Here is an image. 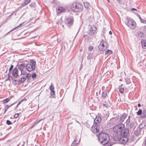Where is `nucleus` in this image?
<instances>
[{
  "mask_svg": "<svg viewBox=\"0 0 146 146\" xmlns=\"http://www.w3.org/2000/svg\"><path fill=\"white\" fill-rule=\"evenodd\" d=\"M10 73L9 72V73L8 74H7V76H8V77H9L10 78Z\"/></svg>",
  "mask_w": 146,
  "mask_h": 146,
  "instance_id": "54",
  "label": "nucleus"
},
{
  "mask_svg": "<svg viewBox=\"0 0 146 146\" xmlns=\"http://www.w3.org/2000/svg\"><path fill=\"white\" fill-rule=\"evenodd\" d=\"M142 111L141 109H139L138 111L137 112V115H140L142 114Z\"/></svg>",
  "mask_w": 146,
  "mask_h": 146,
  "instance_id": "33",
  "label": "nucleus"
},
{
  "mask_svg": "<svg viewBox=\"0 0 146 146\" xmlns=\"http://www.w3.org/2000/svg\"><path fill=\"white\" fill-rule=\"evenodd\" d=\"M112 52L111 50H108L106 51L105 54L106 55H109L110 54H112Z\"/></svg>",
  "mask_w": 146,
  "mask_h": 146,
  "instance_id": "28",
  "label": "nucleus"
},
{
  "mask_svg": "<svg viewBox=\"0 0 146 146\" xmlns=\"http://www.w3.org/2000/svg\"><path fill=\"white\" fill-rule=\"evenodd\" d=\"M124 89L123 88H119V92L121 93H122L124 92Z\"/></svg>",
  "mask_w": 146,
  "mask_h": 146,
  "instance_id": "38",
  "label": "nucleus"
},
{
  "mask_svg": "<svg viewBox=\"0 0 146 146\" xmlns=\"http://www.w3.org/2000/svg\"><path fill=\"white\" fill-rule=\"evenodd\" d=\"M24 24V23H21V24H20V25H18V26H17V27H15V28H13V29H12L10 31H9V32H8L7 33V34H8L10 32L15 30H16V29H17L18 28H19L21 27H22V26H23V25Z\"/></svg>",
  "mask_w": 146,
  "mask_h": 146,
  "instance_id": "19",
  "label": "nucleus"
},
{
  "mask_svg": "<svg viewBox=\"0 0 146 146\" xmlns=\"http://www.w3.org/2000/svg\"><path fill=\"white\" fill-rule=\"evenodd\" d=\"M30 63H31L30 64H31L32 65L35 66L36 62L35 60H30Z\"/></svg>",
  "mask_w": 146,
  "mask_h": 146,
  "instance_id": "29",
  "label": "nucleus"
},
{
  "mask_svg": "<svg viewBox=\"0 0 146 146\" xmlns=\"http://www.w3.org/2000/svg\"><path fill=\"white\" fill-rule=\"evenodd\" d=\"M108 45L107 43L105 41L102 40L100 43L99 46V49L101 51L105 50L108 48Z\"/></svg>",
  "mask_w": 146,
  "mask_h": 146,
  "instance_id": "4",
  "label": "nucleus"
},
{
  "mask_svg": "<svg viewBox=\"0 0 146 146\" xmlns=\"http://www.w3.org/2000/svg\"><path fill=\"white\" fill-rule=\"evenodd\" d=\"M31 77V74H27L26 78H27L28 79H29Z\"/></svg>",
  "mask_w": 146,
  "mask_h": 146,
  "instance_id": "45",
  "label": "nucleus"
},
{
  "mask_svg": "<svg viewBox=\"0 0 146 146\" xmlns=\"http://www.w3.org/2000/svg\"><path fill=\"white\" fill-rule=\"evenodd\" d=\"M63 21H62L61 19H59L57 23V24H58L61 25Z\"/></svg>",
  "mask_w": 146,
  "mask_h": 146,
  "instance_id": "37",
  "label": "nucleus"
},
{
  "mask_svg": "<svg viewBox=\"0 0 146 146\" xmlns=\"http://www.w3.org/2000/svg\"><path fill=\"white\" fill-rule=\"evenodd\" d=\"M14 81H15V82H17V80H14Z\"/></svg>",
  "mask_w": 146,
  "mask_h": 146,
  "instance_id": "59",
  "label": "nucleus"
},
{
  "mask_svg": "<svg viewBox=\"0 0 146 146\" xmlns=\"http://www.w3.org/2000/svg\"><path fill=\"white\" fill-rule=\"evenodd\" d=\"M121 86H122V84H121Z\"/></svg>",
  "mask_w": 146,
  "mask_h": 146,
  "instance_id": "63",
  "label": "nucleus"
},
{
  "mask_svg": "<svg viewBox=\"0 0 146 146\" xmlns=\"http://www.w3.org/2000/svg\"><path fill=\"white\" fill-rule=\"evenodd\" d=\"M12 76L14 78H17L18 76V70L17 68H15L13 70Z\"/></svg>",
  "mask_w": 146,
  "mask_h": 146,
  "instance_id": "12",
  "label": "nucleus"
},
{
  "mask_svg": "<svg viewBox=\"0 0 146 146\" xmlns=\"http://www.w3.org/2000/svg\"><path fill=\"white\" fill-rule=\"evenodd\" d=\"M50 91H52L54 90V85L52 83L51 84L50 86Z\"/></svg>",
  "mask_w": 146,
  "mask_h": 146,
  "instance_id": "35",
  "label": "nucleus"
},
{
  "mask_svg": "<svg viewBox=\"0 0 146 146\" xmlns=\"http://www.w3.org/2000/svg\"><path fill=\"white\" fill-rule=\"evenodd\" d=\"M7 69H6V72H7Z\"/></svg>",
  "mask_w": 146,
  "mask_h": 146,
  "instance_id": "61",
  "label": "nucleus"
},
{
  "mask_svg": "<svg viewBox=\"0 0 146 146\" xmlns=\"http://www.w3.org/2000/svg\"><path fill=\"white\" fill-rule=\"evenodd\" d=\"M13 67H14V66L13 65H11V66L9 69V72H10L12 70V69H13Z\"/></svg>",
  "mask_w": 146,
  "mask_h": 146,
  "instance_id": "41",
  "label": "nucleus"
},
{
  "mask_svg": "<svg viewBox=\"0 0 146 146\" xmlns=\"http://www.w3.org/2000/svg\"><path fill=\"white\" fill-rule=\"evenodd\" d=\"M35 5V4L34 3H32L30 4L29 6L31 8L34 7Z\"/></svg>",
  "mask_w": 146,
  "mask_h": 146,
  "instance_id": "39",
  "label": "nucleus"
},
{
  "mask_svg": "<svg viewBox=\"0 0 146 146\" xmlns=\"http://www.w3.org/2000/svg\"><path fill=\"white\" fill-rule=\"evenodd\" d=\"M10 100V98H8L4 100L3 101V104H5L8 102Z\"/></svg>",
  "mask_w": 146,
  "mask_h": 146,
  "instance_id": "30",
  "label": "nucleus"
},
{
  "mask_svg": "<svg viewBox=\"0 0 146 146\" xmlns=\"http://www.w3.org/2000/svg\"><path fill=\"white\" fill-rule=\"evenodd\" d=\"M107 96V92L105 90L102 92V97L103 99L106 98Z\"/></svg>",
  "mask_w": 146,
  "mask_h": 146,
  "instance_id": "21",
  "label": "nucleus"
},
{
  "mask_svg": "<svg viewBox=\"0 0 146 146\" xmlns=\"http://www.w3.org/2000/svg\"><path fill=\"white\" fill-rule=\"evenodd\" d=\"M21 71V74L22 75H25L26 74V73L24 71H23V70H22V71Z\"/></svg>",
  "mask_w": 146,
  "mask_h": 146,
  "instance_id": "49",
  "label": "nucleus"
},
{
  "mask_svg": "<svg viewBox=\"0 0 146 146\" xmlns=\"http://www.w3.org/2000/svg\"><path fill=\"white\" fill-rule=\"evenodd\" d=\"M66 9L62 7H59L57 9V12L58 13H61L63 12H65Z\"/></svg>",
  "mask_w": 146,
  "mask_h": 146,
  "instance_id": "17",
  "label": "nucleus"
},
{
  "mask_svg": "<svg viewBox=\"0 0 146 146\" xmlns=\"http://www.w3.org/2000/svg\"><path fill=\"white\" fill-rule=\"evenodd\" d=\"M137 35L138 37H141L143 36V33L142 32L139 31L137 32Z\"/></svg>",
  "mask_w": 146,
  "mask_h": 146,
  "instance_id": "27",
  "label": "nucleus"
},
{
  "mask_svg": "<svg viewBox=\"0 0 146 146\" xmlns=\"http://www.w3.org/2000/svg\"><path fill=\"white\" fill-rule=\"evenodd\" d=\"M96 30V27L94 25H92L90 27L89 32V34L90 35H94Z\"/></svg>",
  "mask_w": 146,
  "mask_h": 146,
  "instance_id": "11",
  "label": "nucleus"
},
{
  "mask_svg": "<svg viewBox=\"0 0 146 146\" xmlns=\"http://www.w3.org/2000/svg\"><path fill=\"white\" fill-rule=\"evenodd\" d=\"M129 133V130L127 128L122 129L120 132V134L122 137H128Z\"/></svg>",
  "mask_w": 146,
  "mask_h": 146,
  "instance_id": "7",
  "label": "nucleus"
},
{
  "mask_svg": "<svg viewBox=\"0 0 146 146\" xmlns=\"http://www.w3.org/2000/svg\"><path fill=\"white\" fill-rule=\"evenodd\" d=\"M121 135L120 134L118 133H114L113 134V138L115 141L119 142L121 138Z\"/></svg>",
  "mask_w": 146,
  "mask_h": 146,
  "instance_id": "8",
  "label": "nucleus"
},
{
  "mask_svg": "<svg viewBox=\"0 0 146 146\" xmlns=\"http://www.w3.org/2000/svg\"><path fill=\"white\" fill-rule=\"evenodd\" d=\"M36 76V74L35 73H33L32 74V77L33 79L35 78Z\"/></svg>",
  "mask_w": 146,
  "mask_h": 146,
  "instance_id": "36",
  "label": "nucleus"
},
{
  "mask_svg": "<svg viewBox=\"0 0 146 146\" xmlns=\"http://www.w3.org/2000/svg\"><path fill=\"white\" fill-rule=\"evenodd\" d=\"M101 120V117L99 116H97L94 120V124H96L97 126H100V122Z\"/></svg>",
  "mask_w": 146,
  "mask_h": 146,
  "instance_id": "13",
  "label": "nucleus"
},
{
  "mask_svg": "<svg viewBox=\"0 0 146 146\" xmlns=\"http://www.w3.org/2000/svg\"><path fill=\"white\" fill-rule=\"evenodd\" d=\"M129 139L127 137H122L121 138L119 141V143L125 146L127 145V143L129 142Z\"/></svg>",
  "mask_w": 146,
  "mask_h": 146,
  "instance_id": "6",
  "label": "nucleus"
},
{
  "mask_svg": "<svg viewBox=\"0 0 146 146\" xmlns=\"http://www.w3.org/2000/svg\"><path fill=\"white\" fill-rule=\"evenodd\" d=\"M94 48V47L93 46H91L88 47V50L89 51H92Z\"/></svg>",
  "mask_w": 146,
  "mask_h": 146,
  "instance_id": "43",
  "label": "nucleus"
},
{
  "mask_svg": "<svg viewBox=\"0 0 146 146\" xmlns=\"http://www.w3.org/2000/svg\"><path fill=\"white\" fill-rule=\"evenodd\" d=\"M51 95L52 96L54 95L55 94V92L54 90L52 91H51Z\"/></svg>",
  "mask_w": 146,
  "mask_h": 146,
  "instance_id": "44",
  "label": "nucleus"
},
{
  "mask_svg": "<svg viewBox=\"0 0 146 146\" xmlns=\"http://www.w3.org/2000/svg\"><path fill=\"white\" fill-rule=\"evenodd\" d=\"M25 77H22L19 80V82L21 83H23L26 80Z\"/></svg>",
  "mask_w": 146,
  "mask_h": 146,
  "instance_id": "26",
  "label": "nucleus"
},
{
  "mask_svg": "<svg viewBox=\"0 0 146 146\" xmlns=\"http://www.w3.org/2000/svg\"><path fill=\"white\" fill-rule=\"evenodd\" d=\"M130 121V119H128L126 121V124L127 125L129 123Z\"/></svg>",
  "mask_w": 146,
  "mask_h": 146,
  "instance_id": "47",
  "label": "nucleus"
},
{
  "mask_svg": "<svg viewBox=\"0 0 146 146\" xmlns=\"http://www.w3.org/2000/svg\"><path fill=\"white\" fill-rule=\"evenodd\" d=\"M23 100H21V101H20V102H19L18 104H17L16 107V108L15 109H15H17V108L21 104V102H23Z\"/></svg>",
  "mask_w": 146,
  "mask_h": 146,
  "instance_id": "46",
  "label": "nucleus"
},
{
  "mask_svg": "<svg viewBox=\"0 0 146 146\" xmlns=\"http://www.w3.org/2000/svg\"><path fill=\"white\" fill-rule=\"evenodd\" d=\"M125 126L122 124H119L113 127V131L114 133H118L121 131L122 129L124 128Z\"/></svg>",
  "mask_w": 146,
  "mask_h": 146,
  "instance_id": "3",
  "label": "nucleus"
},
{
  "mask_svg": "<svg viewBox=\"0 0 146 146\" xmlns=\"http://www.w3.org/2000/svg\"><path fill=\"white\" fill-rule=\"evenodd\" d=\"M141 42L143 48L146 49V40H142Z\"/></svg>",
  "mask_w": 146,
  "mask_h": 146,
  "instance_id": "16",
  "label": "nucleus"
},
{
  "mask_svg": "<svg viewBox=\"0 0 146 146\" xmlns=\"http://www.w3.org/2000/svg\"><path fill=\"white\" fill-rule=\"evenodd\" d=\"M9 78H10L8 77L7 78V79H6V80L7 81V80H9Z\"/></svg>",
  "mask_w": 146,
  "mask_h": 146,
  "instance_id": "56",
  "label": "nucleus"
},
{
  "mask_svg": "<svg viewBox=\"0 0 146 146\" xmlns=\"http://www.w3.org/2000/svg\"><path fill=\"white\" fill-rule=\"evenodd\" d=\"M100 126H97L96 124L94 123L91 128V131L94 133L98 132Z\"/></svg>",
  "mask_w": 146,
  "mask_h": 146,
  "instance_id": "10",
  "label": "nucleus"
},
{
  "mask_svg": "<svg viewBox=\"0 0 146 146\" xmlns=\"http://www.w3.org/2000/svg\"><path fill=\"white\" fill-rule=\"evenodd\" d=\"M7 124L8 125H10L12 124V123L9 120H7L6 122Z\"/></svg>",
  "mask_w": 146,
  "mask_h": 146,
  "instance_id": "42",
  "label": "nucleus"
},
{
  "mask_svg": "<svg viewBox=\"0 0 146 146\" xmlns=\"http://www.w3.org/2000/svg\"><path fill=\"white\" fill-rule=\"evenodd\" d=\"M140 21L141 23H146V20L142 19V18L140 20Z\"/></svg>",
  "mask_w": 146,
  "mask_h": 146,
  "instance_id": "40",
  "label": "nucleus"
},
{
  "mask_svg": "<svg viewBox=\"0 0 146 146\" xmlns=\"http://www.w3.org/2000/svg\"><path fill=\"white\" fill-rule=\"evenodd\" d=\"M137 16L138 17V18H139V19H140V20L141 19L140 15L139 14H137Z\"/></svg>",
  "mask_w": 146,
  "mask_h": 146,
  "instance_id": "50",
  "label": "nucleus"
},
{
  "mask_svg": "<svg viewBox=\"0 0 146 146\" xmlns=\"http://www.w3.org/2000/svg\"><path fill=\"white\" fill-rule=\"evenodd\" d=\"M141 106V104H138V107H140V106Z\"/></svg>",
  "mask_w": 146,
  "mask_h": 146,
  "instance_id": "57",
  "label": "nucleus"
},
{
  "mask_svg": "<svg viewBox=\"0 0 146 146\" xmlns=\"http://www.w3.org/2000/svg\"><path fill=\"white\" fill-rule=\"evenodd\" d=\"M63 26H64L63 25H62V26L63 27Z\"/></svg>",
  "mask_w": 146,
  "mask_h": 146,
  "instance_id": "62",
  "label": "nucleus"
},
{
  "mask_svg": "<svg viewBox=\"0 0 146 146\" xmlns=\"http://www.w3.org/2000/svg\"><path fill=\"white\" fill-rule=\"evenodd\" d=\"M31 1V0H25L24 2L22 3V5L23 6H25L30 2Z\"/></svg>",
  "mask_w": 146,
  "mask_h": 146,
  "instance_id": "23",
  "label": "nucleus"
},
{
  "mask_svg": "<svg viewBox=\"0 0 146 146\" xmlns=\"http://www.w3.org/2000/svg\"><path fill=\"white\" fill-rule=\"evenodd\" d=\"M129 127L131 129H133L135 128V123L133 122H131L129 126Z\"/></svg>",
  "mask_w": 146,
  "mask_h": 146,
  "instance_id": "24",
  "label": "nucleus"
},
{
  "mask_svg": "<svg viewBox=\"0 0 146 146\" xmlns=\"http://www.w3.org/2000/svg\"><path fill=\"white\" fill-rule=\"evenodd\" d=\"M15 103H13V104H12L10 106H9V105H6L4 108L5 111H4V113H5L6 112L7 110L10 107H11Z\"/></svg>",
  "mask_w": 146,
  "mask_h": 146,
  "instance_id": "22",
  "label": "nucleus"
},
{
  "mask_svg": "<svg viewBox=\"0 0 146 146\" xmlns=\"http://www.w3.org/2000/svg\"><path fill=\"white\" fill-rule=\"evenodd\" d=\"M141 131V129L140 128H137L134 131V134L135 135L138 136L140 134Z\"/></svg>",
  "mask_w": 146,
  "mask_h": 146,
  "instance_id": "15",
  "label": "nucleus"
},
{
  "mask_svg": "<svg viewBox=\"0 0 146 146\" xmlns=\"http://www.w3.org/2000/svg\"><path fill=\"white\" fill-rule=\"evenodd\" d=\"M76 138V137L72 143L71 146H76V145L78 144V141H77Z\"/></svg>",
  "mask_w": 146,
  "mask_h": 146,
  "instance_id": "25",
  "label": "nucleus"
},
{
  "mask_svg": "<svg viewBox=\"0 0 146 146\" xmlns=\"http://www.w3.org/2000/svg\"><path fill=\"white\" fill-rule=\"evenodd\" d=\"M35 68V66L32 65L30 64H26V69L29 71L31 72L34 70Z\"/></svg>",
  "mask_w": 146,
  "mask_h": 146,
  "instance_id": "9",
  "label": "nucleus"
},
{
  "mask_svg": "<svg viewBox=\"0 0 146 146\" xmlns=\"http://www.w3.org/2000/svg\"><path fill=\"white\" fill-rule=\"evenodd\" d=\"M115 120V119H112L110 120V122L111 123L112 121H114Z\"/></svg>",
  "mask_w": 146,
  "mask_h": 146,
  "instance_id": "51",
  "label": "nucleus"
},
{
  "mask_svg": "<svg viewBox=\"0 0 146 146\" xmlns=\"http://www.w3.org/2000/svg\"><path fill=\"white\" fill-rule=\"evenodd\" d=\"M88 55L87 56V58L88 60L90 59L92 57V54L91 53H88Z\"/></svg>",
  "mask_w": 146,
  "mask_h": 146,
  "instance_id": "31",
  "label": "nucleus"
},
{
  "mask_svg": "<svg viewBox=\"0 0 146 146\" xmlns=\"http://www.w3.org/2000/svg\"><path fill=\"white\" fill-rule=\"evenodd\" d=\"M126 20L127 22L126 25L129 28L133 29L136 27V24L133 19L127 18Z\"/></svg>",
  "mask_w": 146,
  "mask_h": 146,
  "instance_id": "1",
  "label": "nucleus"
},
{
  "mask_svg": "<svg viewBox=\"0 0 146 146\" xmlns=\"http://www.w3.org/2000/svg\"><path fill=\"white\" fill-rule=\"evenodd\" d=\"M130 116H128V119H130Z\"/></svg>",
  "mask_w": 146,
  "mask_h": 146,
  "instance_id": "58",
  "label": "nucleus"
},
{
  "mask_svg": "<svg viewBox=\"0 0 146 146\" xmlns=\"http://www.w3.org/2000/svg\"><path fill=\"white\" fill-rule=\"evenodd\" d=\"M126 117L127 116L125 114H123L121 116L119 120L120 122V123H122L124 121V120L125 119Z\"/></svg>",
  "mask_w": 146,
  "mask_h": 146,
  "instance_id": "18",
  "label": "nucleus"
},
{
  "mask_svg": "<svg viewBox=\"0 0 146 146\" xmlns=\"http://www.w3.org/2000/svg\"><path fill=\"white\" fill-rule=\"evenodd\" d=\"M19 113H16L14 115V117L15 118H16L19 116Z\"/></svg>",
  "mask_w": 146,
  "mask_h": 146,
  "instance_id": "48",
  "label": "nucleus"
},
{
  "mask_svg": "<svg viewBox=\"0 0 146 146\" xmlns=\"http://www.w3.org/2000/svg\"><path fill=\"white\" fill-rule=\"evenodd\" d=\"M145 126V124H141L139 125L138 128H140L141 130V129L143 127H144Z\"/></svg>",
  "mask_w": 146,
  "mask_h": 146,
  "instance_id": "34",
  "label": "nucleus"
},
{
  "mask_svg": "<svg viewBox=\"0 0 146 146\" xmlns=\"http://www.w3.org/2000/svg\"><path fill=\"white\" fill-rule=\"evenodd\" d=\"M141 117L143 119H144L146 117V110H143Z\"/></svg>",
  "mask_w": 146,
  "mask_h": 146,
  "instance_id": "20",
  "label": "nucleus"
},
{
  "mask_svg": "<svg viewBox=\"0 0 146 146\" xmlns=\"http://www.w3.org/2000/svg\"><path fill=\"white\" fill-rule=\"evenodd\" d=\"M84 7L86 8H88V7L90 5L89 3L88 2H85L84 3Z\"/></svg>",
  "mask_w": 146,
  "mask_h": 146,
  "instance_id": "32",
  "label": "nucleus"
},
{
  "mask_svg": "<svg viewBox=\"0 0 146 146\" xmlns=\"http://www.w3.org/2000/svg\"><path fill=\"white\" fill-rule=\"evenodd\" d=\"M109 33L110 35H111L112 34V32L111 31H110L109 32Z\"/></svg>",
  "mask_w": 146,
  "mask_h": 146,
  "instance_id": "55",
  "label": "nucleus"
},
{
  "mask_svg": "<svg viewBox=\"0 0 146 146\" xmlns=\"http://www.w3.org/2000/svg\"><path fill=\"white\" fill-rule=\"evenodd\" d=\"M83 6L80 3H74L71 5V8L75 12H79L82 11Z\"/></svg>",
  "mask_w": 146,
  "mask_h": 146,
  "instance_id": "2",
  "label": "nucleus"
},
{
  "mask_svg": "<svg viewBox=\"0 0 146 146\" xmlns=\"http://www.w3.org/2000/svg\"><path fill=\"white\" fill-rule=\"evenodd\" d=\"M131 10L132 11H134V10L136 11V9L134 8H132L131 9Z\"/></svg>",
  "mask_w": 146,
  "mask_h": 146,
  "instance_id": "53",
  "label": "nucleus"
},
{
  "mask_svg": "<svg viewBox=\"0 0 146 146\" xmlns=\"http://www.w3.org/2000/svg\"><path fill=\"white\" fill-rule=\"evenodd\" d=\"M41 120H42L41 119H40V120L36 121V123H39Z\"/></svg>",
  "mask_w": 146,
  "mask_h": 146,
  "instance_id": "52",
  "label": "nucleus"
},
{
  "mask_svg": "<svg viewBox=\"0 0 146 146\" xmlns=\"http://www.w3.org/2000/svg\"><path fill=\"white\" fill-rule=\"evenodd\" d=\"M74 21L73 18L71 16L68 17L66 20L65 23L69 27H70L73 24Z\"/></svg>",
  "mask_w": 146,
  "mask_h": 146,
  "instance_id": "5",
  "label": "nucleus"
},
{
  "mask_svg": "<svg viewBox=\"0 0 146 146\" xmlns=\"http://www.w3.org/2000/svg\"><path fill=\"white\" fill-rule=\"evenodd\" d=\"M26 64L25 62H23L21 64H18V67L21 71L23 70L24 68H26Z\"/></svg>",
  "mask_w": 146,
  "mask_h": 146,
  "instance_id": "14",
  "label": "nucleus"
},
{
  "mask_svg": "<svg viewBox=\"0 0 146 146\" xmlns=\"http://www.w3.org/2000/svg\"><path fill=\"white\" fill-rule=\"evenodd\" d=\"M22 146H23V145Z\"/></svg>",
  "mask_w": 146,
  "mask_h": 146,
  "instance_id": "64",
  "label": "nucleus"
},
{
  "mask_svg": "<svg viewBox=\"0 0 146 146\" xmlns=\"http://www.w3.org/2000/svg\"><path fill=\"white\" fill-rule=\"evenodd\" d=\"M103 105H104V106H105V104H104Z\"/></svg>",
  "mask_w": 146,
  "mask_h": 146,
  "instance_id": "60",
  "label": "nucleus"
}]
</instances>
